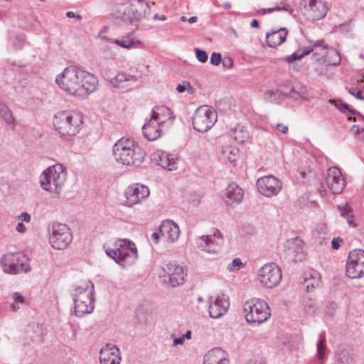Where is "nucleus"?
Returning a JSON list of instances; mask_svg holds the SVG:
<instances>
[{"label":"nucleus","mask_w":364,"mask_h":364,"mask_svg":"<svg viewBox=\"0 0 364 364\" xmlns=\"http://www.w3.org/2000/svg\"><path fill=\"white\" fill-rule=\"evenodd\" d=\"M257 187L262 195L271 198L277 196L281 191L282 183L277 177L268 175L257 179Z\"/></svg>","instance_id":"nucleus-13"},{"label":"nucleus","mask_w":364,"mask_h":364,"mask_svg":"<svg viewBox=\"0 0 364 364\" xmlns=\"http://www.w3.org/2000/svg\"><path fill=\"white\" fill-rule=\"evenodd\" d=\"M55 82L66 92L79 97H86L94 92L98 85V80L92 74L76 66H69L58 75Z\"/></svg>","instance_id":"nucleus-1"},{"label":"nucleus","mask_w":364,"mask_h":364,"mask_svg":"<svg viewBox=\"0 0 364 364\" xmlns=\"http://www.w3.org/2000/svg\"><path fill=\"white\" fill-rule=\"evenodd\" d=\"M242 267H243V264L241 262V259L240 258H235L228 265V269L232 272L236 269V267L241 268Z\"/></svg>","instance_id":"nucleus-47"},{"label":"nucleus","mask_w":364,"mask_h":364,"mask_svg":"<svg viewBox=\"0 0 364 364\" xmlns=\"http://www.w3.org/2000/svg\"><path fill=\"white\" fill-rule=\"evenodd\" d=\"M216 111L210 107L202 106L198 107L192 120L193 126L199 132H206L217 122Z\"/></svg>","instance_id":"nucleus-8"},{"label":"nucleus","mask_w":364,"mask_h":364,"mask_svg":"<svg viewBox=\"0 0 364 364\" xmlns=\"http://www.w3.org/2000/svg\"><path fill=\"white\" fill-rule=\"evenodd\" d=\"M3 270L6 273L16 274L31 270L29 259L22 253H6L1 259Z\"/></svg>","instance_id":"nucleus-7"},{"label":"nucleus","mask_w":364,"mask_h":364,"mask_svg":"<svg viewBox=\"0 0 364 364\" xmlns=\"http://www.w3.org/2000/svg\"><path fill=\"white\" fill-rule=\"evenodd\" d=\"M230 135L237 143L242 144L247 141L249 139V133L247 129L240 124L230 129Z\"/></svg>","instance_id":"nucleus-32"},{"label":"nucleus","mask_w":364,"mask_h":364,"mask_svg":"<svg viewBox=\"0 0 364 364\" xmlns=\"http://www.w3.org/2000/svg\"><path fill=\"white\" fill-rule=\"evenodd\" d=\"M94 284L89 281L86 284L79 286L75 289V292L73 294V299H77L80 301H89L94 298Z\"/></svg>","instance_id":"nucleus-24"},{"label":"nucleus","mask_w":364,"mask_h":364,"mask_svg":"<svg viewBox=\"0 0 364 364\" xmlns=\"http://www.w3.org/2000/svg\"><path fill=\"white\" fill-rule=\"evenodd\" d=\"M346 275L352 279L364 275V250L359 249L350 252L346 264Z\"/></svg>","instance_id":"nucleus-11"},{"label":"nucleus","mask_w":364,"mask_h":364,"mask_svg":"<svg viewBox=\"0 0 364 364\" xmlns=\"http://www.w3.org/2000/svg\"><path fill=\"white\" fill-rule=\"evenodd\" d=\"M338 360L341 364H350L353 360V353L352 349H342L338 353Z\"/></svg>","instance_id":"nucleus-37"},{"label":"nucleus","mask_w":364,"mask_h":364,"mask_svg":"<svg viewBox=\"0 0 364 364\" xmlns=\"http://www.w3.org/2000/svg\"><path fill=\"white\" fill-rule=\"evenodd\" d=\"M282 277V270L275 263H267L258 271V279L267 288L277 287Z\"/></svg>","instance_id":"nucleus-10"},{"label":"nucleus","mask_w":364,"mask_h":364,"mask_svg":"<svg viewBox=\"0 0 364 364\" xmlns=\"http://www.w3.org/2000/svg\"><path fill=\"white\" fill-rule=\"evenodd\" d=\"M288 11L289 14H292L294 10L291 7V6L285 2H281L279 6L273 7V8H268V9H262L258 11L260 14H265L267 13H272L274 11Z\"/></svg>","instance_id":"nucleus-39"},{"label":"nucleus","mask_w":364,"mask_h":364,"mask_svg":"<svg viewBox=\"0 0 364 364\" xmlns=\"http://www.w3.org/2000/svg\"><path fill=\"white\" fill-rule=\"evenodd\" d=\"M289 96L293 98H301L306 100L308 97V92L304 86L298 83L292 86L291 92L289 93Z\"/></svg>","instance_id":"nucleus-36"},{"label":"nucleus","mask_w":364,"mask_h":364,"mask_svg":"<svg viewBox=\"0 0 364 364\" xmlns=\"http://www.w3.org/2000/svg\"><path fill=\"white\" fill-rule=\"evenodd\" d=\"M277 129H278L279 132L283 134H286L288 132V127L283 124H278L277 125Z\"/></svg>","instance_id":"nucleus-59"},{"label":"nucleus","mask_w":364,"mask_h":364,"mask_svg":"<svg viewBox=\"0 0 364 364\" xmlns=\"http://www.w3.org/2000/svg\"><path fill=\"white\" fill-rule=\"evenodd\" d=\"M305 307L312 309V311H314L315 304L313 302L311 299H308L305 301Z\"/></svg>","instance_id":"nucleus-62"},{"label":"nucleus","mask_w":364,"mask_h":364,"mask_svg":"<svg viewBox=\"0 0 364 364\" xmlns=\"http://www.w3.org/2000/svg\"><path fill=\"white\" fill-rule=\"evenodd\" d=\"M164 277L168 279V283L171 287H177L184 283L186 275L183 267L175 263H168L163 268Z\"/></svg>","instance_id":"nucleus-16"},{"label":"nucleus","mask_w":364,"mask_h":364,"mask_svg":"<svg viewBox=\"0 0 364 364\" xmlns=\"http://www.w3.org/2000/svg\"><path fill=\"white\" fill-rule=\"evenodd\" d=\"M161 124L151 117L149 122L142 127L144 136L149 141L159 139L161 135V129H160V124Z\"/></svg>","instance_id":"nucleus-25"},{"label":"nucleus","mask_w":364,"mask_h":364,"mask_svg":"<svg viewBox=\"0 0 364 364\" xmlns=\"http://www.w3.org/2000/svg\"><path fill=\"white\" fill-rule=\"evenodd\" d=\"M106 254L123 267L132 264L138 257L135 244L128 240H119L114 248H107Z\"/></svg>","instance_id":"nucleus-5"},{"label":"nucleus","mask_w":364,"mask_h":364,"mask_svg":"<svg viewBox=\"0 0 364 364\" xmlns=\"http://www.w3.org/2000/svg\"><path fill=\"white\" fill-rule=\"evenodd\" d=\"M171 109L166 106H156L152 109L151 117L157 122L164 123L167 119L171 117Z\"/></svg>","instance_id":"nucleus-31"},{"label":"nucleus","mask_w":364,"mask_h":364,"mask_svg":"<svg viewBox=\"0 0 364 364\" xmlns=\"http://www.w3.org/2000/svg\"><path fill=\"white\" fill-rule=\"evenodd\" d=\"M53 124L55 130L62 136H75L80 130L82 124L80 114L64 110L58 112L53 117Z\"/></svg>","instance_id":"nucleus-3"},{"label":"nucleus","mask_w":364,"mask_h":364,"mask_svg":"<svg viewBox=\"0 0 364 364\" xmlns=\"http://www.w3.org/2000/svg\"><path fill=\"white\" fill-rule=\"evenodd\" d=\"M222 61L221 55L218 53H213L210 57V63L213 65H218Z\"/></svg>","instance_id":"nucleus-49"},{"label":"nucleus","mask_w":364,"mask_h":364,"mask_svg":"<svg viewBox=\"0 0 364 364\" xmlns=\"http://www.w3.org/2000/svg\"><path fill=\"white\" fill-rule=\"evenodd\" d=\"M304 282L306 283V291H312L314 289H315L316 287H318L319 284H320L319 279H317V280H314L312 282H309L308 279L305 278L304 279Z\"/></svg>","instance_id":"nucleus-48"},{"label":"nucleus","mask_w":364,"mask_h":364,"mask_svg":"<svg viewBox=\"0 0 364 364\" xmlns=\"http://www.w3.org/2000/svg\"><path fill=\"white\" fill-rule=\"evenodd\" d=\"M149 195V190L147 186L136 183L129 186L126 191L127 202L129 205H135L141 203Z\"/></svg>","instance_id":"nucleus-20"},{"label":"nucleus","mask_w":364,"mask_h":364,"mask_svg":"<svg viewBox=\"0 0 364 364\" xmlns=\"http://www.w3.org/2000/svg\"><path fill=\"white\" fill-rule=\"evenodd\" d=\"M315 47H322L321 50L324 52V55L321 58L316 60L321 64L326 65H338L341 63V56L339 53L333 48L325 45L323 40H318L314 43Z\"/></svg>","instance_id":"nucleus-18"},{"label":"nucleus","mask_w":364,"mask_h":364,"mask_svg":"<svg viewBox=\"0 0 364 364\" xmlns=\"http://www.w3.org/2000/svg\"><path fill=\"white\" fill-rule=\"evenodd\" d=\"M303 241L299 237H295L289 242V248L296 253L303 252Z\"/></svg>","instance_id":"nucleus-43"},{"label":"nucleus","mask_w":364,"mask_h":364,"mask_svg":"<svg viewBox=\"0 0 364 364\" xmlns=\"http://www.w3.org/2000/svg\"><path fill=\"white\" fill-rule=\"evenodd\" d=\"M198 247L208 253L216 254L219 252L224 244V239L221 232L216 230L214 234L203 235L197 239Z\"/></svg>","instance_id":"nucleus-14"},{"label":"nucleus","mask_w":364,"mask_h":364,"mask_svg":"<svg viewBox=\"0 0 364 364\" xmlns=\"http://www.w3.org/2000/svg\"><path fill=\"white\" fill-rule=\"evenodd\" d=\"M244 196L243 190L236 183H230L225 190L224 200L226 204L232 205L242 201Z\"/></svg>","instance_id":"nucleus-23"},{"label":"nucleus","mask_w":364,"mask_h":364,"mask_svg":"<svg viewBox=\"0 0 364 364\" xmlns=\"http://www.w3.org/2000/svg\"><path fill=\"white\" fill-rule=\"evenodd\" d=\"M75 314L76 316L82 317L93 311L95 307V299L89 301L74 299Z\"/></svg>","instance_id":"nucleus-29"},{"label":"nucleus","mask_w":364,"mask_h":364,"mask_svg":"<svg viewBox=\"0 0 364 364\" xmlns=\"http://www.w3.org/2000/svg\"><path fill=\"white\" fill-rule=\"evenodd\" d=\"M300 9L312 20H319L323 18L328 11L326 4L323 0H301Z\"/></svg>","instance_id":"nucleus-12"},{"label":"nucleus","mask_w":364,"mask_h":364,"mask_svg":"<svg viewBox=\"0 0 364 364\" xmlns=\"http://www.w3.org/2000/svg\"><path fill=\"white\" fill-rule=\"evenodd\" d=\"M203 364H229V360L224 350L220 348H215L205 354Z\"/></svg>","instance_id":"nucleus-26"},{"label":"nucleus","mask_w":364,"mask_h":364,"mask_svg":"<svg viewBox=\"0 0 364 364\" xmlns=\"http://www.w3.org/2000/svg\"><path fill=\"white\" fill-rule=\"evenodd\" d=\"M184 343V339L182 337L176 338L173 340V346H176L178 345H182Z\"/></svg>","instance_id":"nucleus-63"},{"label":"nucleus","mask_w":364,"mask_h":364,"mask_svg":"<svg viewBox=\"0 0 364 364\" xmlns=\"http://www.w3.org/2000/svg\"><path fill=\"white\" fill-rule=\"evenodd\" d=\"M121 360L119 349L115 345L107 344L100 352L101 364H119Z\"/></svg>","instance_id":"nucleus-21"},{"label":"nucleus","mask_w":364,"mask_h":364,"mask_svg":"<svg viewBox=\"0 0 364 364\" xmlns=\"http://www.w3.org/2000/svg\"><path fill=\"white\" fill-rule=\"evenodd\" d=\"M338 210L340 212L341 215L346 219L347 223L350 226L353 228L357 226V224L353 220L352 208L348 203H346L343 205H338Z\"/></svg>","instance_id":"nucleus-34"},{"label":"nucleus","mask_w":364,"mask_h":364,"mask_svg":"<svg viewBox=\"0 0 364 364\" xmlns=\"http://www.w3.org/2000/svg\"><path fill=\"white\" fill-rule=\"evenodd\" d=\"M275 95V93L272 91V90H267L264 94V99L267 101H269V102H272L271 100V97H272V95Z\"/></svg>","instance_id":"nucleus-60"},{"label":"nucleus","mask_w":364,"mask_h":364,"mask_svg":"<svg viewBox=\"0 0 364 364\" xmlns=\"http://www.w3.org/2000/svg\"><path fill=\"white\" fill-rule=\"evenodd\" d=\"M66 179V168L62 164H55L43 171L40 176V183L45 191L59 195Z\"/></svg>","instance_id":"nucleus-4"},{"label":"nucleus","mask_w":364,"mask_h":364,"mask_svg":"<svg viewBox=\"0 0 364 364\" xmlns=\"http://www.w3.org/2000/svg\"><path fill=\"white\" fill-rule=\"evenodd\" d=\"M326 183L331 192L334 194H340L343 192L346 181L341 170L337 167H331L328 169Z\"/></svg>","instance_id":"nucleus-17"},{"label":"nucleus","mask_w":364,"mask_h":364,"mask_svg":"<svg viewBox=\"0 0 364 364\" xmlns=\"http://www.w3.org/2000/svg\"><path fill=\"white\" fill-rule=\"evenodd\" d=\"M343 242V239L341 237H336L332 240L331 245L334 250H338L340 247L341 242Z\"/></svg>","instance_id":"nucleus-57"},{"label":"nucleus","mask_w":364,"mask_h":364,"mask_svg":"<svg viewBox=\"0 0 364 364\" xmlns=\"http://www.w3.org/2000/svg\"><path fill=\"white\" fill-rule=\"evenodd\" d=\"M156 161L160 166L168 171H174L178 168V159L166 153H161Z\"/></svg>","instance_id":"nucleus-30"},{"label":"nucleus","mask_w":364,"mask_h":364,"mask_svg":"<svg viewBox=\"0 0 364 364\" xmlns=\"http://www.w3.org/2000/svg\"><path fill=\"white\" fill-rule=\"evenodd\" d=\"M114 43L124 48H131L135 46L136 44H139L140 41H135L133 38H123L122 39H116Z\"/></svg>","instance_id":"nucleus-40"},{"label":"nucleus","mask_w":364,"mask_h":364,"mask_svg":"<svg viewBox=\"0 0 364 364\" xmlns=\"http://www.w3.org/2000/svg\"><path fill=\"white\" fill-rule=\"evenodd\" d=\"M246 321L252 326H259L271 316L268 304L260 299L247 301L243 306Z\"/></svg>","instance_id":"nucleus-6"},{"label":"nucleus","mask_w":364,"mask_h":364,"mask_svg":"<svg viewBox=\"0 0 364 364\" xmlns=\"http://www.w3.org/2000/svg\"><path fill=\"white\" fill-rule=\"evenodd\" d=\"M349 93L355 96L357 99L364 100V92L358 89H350Z\"/></svg>","instance_id":"nucleus-50"},{"label":"nucleus","mask_w":364,"mask_h":364,"mask_svg":"<svg viewBox=\"0 0 364 364\" xmlns=\"http://www.w3.org/2000/svg\"><path fill=\"white\" fill-rule=\"evenodd\" d=\"M16 230L19 233H24L26 232L27 228L23 223H18Z\"/></svg>","instance_id":"nucleus-58"},{"label":"nucleus","mask_w":364,"mask_h":364,"mask_svg":"<svg viewBox=\"0 0 364 364\" xmlns=\"http://www.w3.org/2000/svg\"><path fill=\"white\" fill-rule=\"evenodd\" d=\"M239 154L238 148L231 145H225L221 149V155L223 160L228 161L232 164L236 162Z\"/></svg>","instance_id":"nucleus-33"},{"label":"nucleus","mask_w":364,"mask_h":364,"mask_svg":"<svg viewBox=\"0 0 364 364\" xmlns=\"http://www.w3.org/2000/svg\"><path fill=\"white\" fill-rule=\"evenodd\" d=\"M215 5L218 7H220V6H222L225 9H230L231 8V4L228 2H226L225 4H223V5H220L217 1H215Z\"/></svg>","instance_id":"nucleus-64"},{"label":"nucleus","mask_w":364,"mask_h":364,"mask_svg":"<svg viewBox=\"0 0 364 364\" xmlns=\"http://www.w3.org/2000/svg\"><path fill=\"white\" fill-rule=\"evenodd\" d=\"M137 77L134 75L119 73L110 80V82L115 87L129 88L137 82Z\"/></svg>","instance_id":"nucleus-27"},{"label":"nucleus","mask_w":364,"mask_h":364,"mask_svg":"<svg viewBox=\"0 0 364 364\" xmlns=\"http://www.w3.org/2000/svg\"><path fill=\"white\" fill-rule=\"evenodd\" d=\"M330 102L331 103L333 102L335 104V106L337 107L341 110H343V108L344 109L349 110L351 113H353V111L349 109L348 105H347L346 103L341 102L340 103V105H338V103L336 102L334 100H330Z\"/></svg>","instance_id":"nucleus-55"},{"label":"nucleus","mask_w":364,"mask_h":364,"mask_svg":"<svg viewBox=\"0 0 364 364\" xmlns=\"http://www.w3.org/2000/svg\"><path fill=\"white\" fill-rule=\"evenodd\" d=\"M188 87L191 88V83L188 81H183L182 84H178L176 87V90L179 93L183 92Z\"/></svg>","instance_id":"nucleus-52"},{"label":"nucleus","mask_w":364,"mask_h":364,"mask_svg":"<svg viewBox=\"0 0 364 364\" xmlns=\"http://www.w3.org/2000/svg\"><path fill=\"white\" fill-rule=\"evenodd\" d=\"M195 53L196 58L198 61L201 63H205L208 60V54L205 50H200L199 48H196Z\"/></svg>","instance_id":"nucleus-46"},{"label":"nucleus","mask_w":364,"mask_h":364,"mask_svg":"<svg viewBox=\"0 0 364 364\" xmlns=\"http://www.w3.org/2000/svg\"><path fill=\"white\" fill-rule=\"evenodd\" d=\"M66 16L68 18H76L77 20H81L82 16L80 14H75L73 11H68Z\"/></svg>","instance_id":"nucleus-61"},{"label":"nucleus","mask_w":364,"mask_h":364,"mask_svg":"<svg viewBox=\"0 0 364 364\" xmlns=\"http://www.w3.org/2000/svg\"><path fill=\"white\" fill-rule=\"evenodd\" d=\"M224 68H230L233 65V60L230 57L225 58L222 61Z\"/></svg>","instance_id":"nucleus-53"},{"label":"nucleus","mask_w":364,"mask_h":364,"mask_svg":"<svg viewBox=\"0 0 364 364\" xmlns=\"http://www.w3.org/2000/svg\"><path fill=\"white\" fill-rule=\"evenodd\" d=\"M159 232L167 242L173 243L177 240L180 235L178 225L173 221L166 220L163 221L159 228Z\"/></svg>","instance_id":"nucleus-22"},{"label":"nucleus","mask_w":364,"mask_h":364,"mask_svg":"<svg viewBox=\"0 0 364 364\" xmlns=\"http://www.w3.org/2000/svg\"><path fill=\"white\" fill-rule=\"evenodd\" d=\"M136 2L135 4H129L130 6H132L136 9L137 11L142 12V18H147L150 14V8L151 5L149 2L145 1L144 0H135Z\"/></svg>","instance_id":"nucleus-35"},{"label":"nucleus","mask_w":364,"mask_h":364,"mask_svg":"<svg viewBox=\"0 0 364 364\" xmlns=\"http://www.w3.org/2000/svg\"><path fill=\"white\" fill-rule=\"evenodd\" d=\"M337 309V304L334 301H331L326 306L325 309V313L330 316L333 317L335 316Z\"/></svg>","instance_id":"nucleus-45"},{"label":"nucleus","mask_w":364,"mask_h":364,"mask_svg":"<svg viewBox=\"0 0 364 364\" xmlns=\"http://www.w3.org/2000/svg\"><path fill=\"white\" fill-rule=\"evenodd\" d=\"M325 342V338L321 336L317 343V357L320 360H322L324 358V353L326 350Z\"/></svg>","instance_id":"nucleus-44"},{"label":"nucleus","mask_w":364,"mask_h":364,"mask_svg":"<svg viewBox=\"0 0 364 364\" xmlns=\"http://www.w3.org/2000/svg\"><path fill=\"white\" fill-rule=\"evenodd\" d=\"M288 31L286 28H281L266 35V41L271 48H276L286 41Z\"/></svg>","instance_id":"nucleus-28"},{"label":"nucleus","mask_w":364,"mask_h":364,"mask_svg":"<svg viewBox=\"0 0 364 364\" xmlns=\"http://www.w3.org/2000/svg\"><path fill=\"white\" fill-rule=\"evenodd\" d=\"M0 116L4 119L6 124H12L14 127L16 126V119L14 117L11 111L8 107L7 108H5L4 111L0 114Z\"/></svg>","instance_id":"nucleus-42"},{"label":"nucleus","mask_w":364,"mask_h":364,"mask_svg":"<svg viewBox=\"0 0 364 364\" xmlns=\"http://www.w3.org/2000/svg\"><path fill=\"white\" fill-rule=\"evenodd\" d=\"M18 219L22 222L29 223L31 220L30 214L26 212H23L18 216Z\"/></svg>","instance_id":"nucleus-54"},{"label":"nucleus","mask_w":364,"mask_h":364,"mask_svg":"<svg viewBox=\"0 0 364 364\" xmlns=\"http://www.w3.org/2000/svg\"><path fill=\"white\" fill-rule=\"evenodd\" d=\"M230 306L229 298L223 294L209 298V315L213 318H220L228 311Z\"/></svg>","instance_id":"nucleus-15"},{"label":"nucleus","mask_w":364,"mask_h":364,"mask_svg":"<svg viewBox=\"0 0 364 364\" xmlns=\"http://www.w3.org/2000/svg\"><path fill=\"white\" fill-rule=\"evenodd\" d=\"M50 232L49 242L55 249L63 250L72 242L73 235L65 224L54 223Z\"/></svg>","instance_id":"nucleus-9"},{"label":"nucleus","mask_w":364,"mask_h":364,"mask_svg":"<svg viewBox=\"0 0 364 364\" xmlns=\"http://www.w3.org/2000/svg\"><path fill=\"white\" fill-rule=\"evenodd\" d=\"M314 50L311 48V47L308 48H302L301 49H299L297 51L291 54V55L288 56L286 58V60L291 63L294 60H301L304 56L309 55L311 53V52H313Z\"/></svg>","instance_id":"nucleus-38"},{"label":"nucleus","mask_w":364,"mask_h":364,"mask_svg":"<svg viewBox=\"0 0 364 364\" xmlns=\"http://www.w3.org/2000/svg\"><path fill=\"white\" fill-rule=\"evenodd\" d=\"M14 301L16 304H26V299L23 295L18 292L13 294Z\"/></svg>","instance_id":"nucleus-51"},{"label":"nucleus","mask_w":364,"mask_h":364,"mask_svg":"<svg viewBox=\"0 0 364 364\" xmlns=\"http://www.w3.org/2000/svg\"><path fill=\"white\" fill-rule=\"evenodd\" d=\"M113 155L123 165L137 166L144 161L146 154L134 140L122 137L114 144Z\"/></svg>","instance_id":"nucleus-2"},{"label":"nucleus","mask_w":364,"mask_h":364,"mask_svg":"<svg viewBox=\"0 0 364 364\" xmlns=\"http://www.w3.org/2000/svg\"><path fill=\"white\" fill-rule=\"evenodd\" d=\"M0 116L4 119L6 124H12L14 127L16 126V119L14 117L11 111L8 107L7 108H5L4 111L0 114Z\"/></svg>","instance_id":"nucleus-41"},{"label":"nucleus","mask_w":364,"mask_h":364,"mask_svg":"<svg viewBox=\"0 0 364 364\" xmlns=\"http://www.w3.org/2000/svg\"><path fill=\"white\" fill-rule=\"evenodd\" d=\"M315 41H310L311 43H312V45H314V43ZM314 48H311L314 51L312 53H314V55H318V56H321V58H322V55H324V52L321 50V48L322 47H315L314 46H313Z\"/></svg>","instance_id":"nucleus-56"},{"label":"nucleus","mask_w":364,"mask_h":364,"mask_svg":"<svg viewBox=\"0 0 364 364\" xmlns=\"http://www.w3.org/2000/svg\"><path fill=\"white\" fill-rule=\"evenodd\" d=\"M141 14L129 5H123L114 13V16L120 18L125 24L133 25L142 19Z\"/></svg>","instance_id":"nucleus-19"}]
</instances>
